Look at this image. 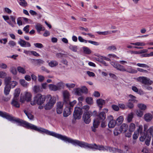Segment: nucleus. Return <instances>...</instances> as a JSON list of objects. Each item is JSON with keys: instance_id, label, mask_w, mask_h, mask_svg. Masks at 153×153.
I'll list each match as a JSON object with an SVG mask.
<instances>
[{"instance_id": "1", "label": "nucleus", "mask_w": 153, "mask_h": 153, "mask_svg": "<svg viewBox=\"0 0 153 153\" xmlns=\"http://www.w3.org/2000/svg\"><path fill=\"white\" fill-rule=\"evenodd\" d=\"M58 138L65 142H68L74 146L78 145L82 148H88L90 149L92 148V144H89L84 142L76 140H73L66 136H63L59 134Z\"/></svg>"}, {"instance_id": "2", "label": "nucleus", "mask_w": 153, "mask_h": 153, "mask_svg": "<svg viewBox=\"0 0 153 153\" xmlns=\"http://www.w3.org/2000/svg\"><path fill=\"white\" fill-rule=\"evenodd\" d=\"M58 138L65 142H68L74 146L78 145L82 148H88L90 149L92 148V144H89L84 142L76 140H73L66 136H63L59 134Z\"/></svg>"}, {"instance_id": "3", "label": "nucleus", "mask_w": 153, "mask_h": 153, "mask_svg": "<svg viewBox=\"0 0 153 153\" xmlns=\"http://www.w3.org/2000/svg\"><path fill=\"white\" fill-rule=\"evenodd\" d=\"M0 116L10 121L16 122L18 125L22 126L27 128H29V123L27 122L19 119L13 117L5 112L0 111Z\"/></svg>"}, {"instance_id": "4", "label": "nucleus", "mask_w": 153, "mask_h": 153, "mask_svg": "<svg viewBox=\"0 0 153 153\" xmlns=\"http://www.w3.org/2000/svg\"><path fill=\"white\" fill-rule=\"evenodd\" d=\"M95 117L94 119L93 123V126L91 127L92 131L94 132L96 131V128L98 127L101 121L105 120L106 118V114L104 111H102L98 114L97 112V114L94 117Z\"/></svg>"}, {"instance_id": "5", "label": "nucleus", "mask_w": 153, "mask_h": 153, "mask_svg": "<svg viewBox=\"0 0 153 153\" xmlns=\"http://www.w3.org/2000/svg\"><path fill=\"white\" fill-rule=\"evenodd\" d=\"M31 94L29 93V102L30 101V104L32 105H35L36 104L41 105L44 103L45 99H47V96L38 94L34 97L33 100L31 101Z\"/></svg>"}, {"instance_id": "6", "label": "nucleus", "mask_w": 153, "mask_h": 153, "mask_svg": "<svg viewBox=\"0 0 153 153\" xmlns=\"http://www.w3.org/2000/svg\"><path fill=\"white\" fill-rule=\"evenodd\" d=\"M29 129L34 130L42 133H44L48 135L53 136L57 138H58L59 135V134L53 131H50L42 128H38L36 126L30 123H29Z\"/></svg>"}, {"instance_id": "7", "label": "nucleus", "mask_w": 153, "mask_h": 153, "mask_svg": "<svg viewBox=\"0 0 153 153\" xmlns=\"http://www.w3.org/2000/svg\"><path fill=\"white\" fill-rule=\"evenodd\" d=\"M47 101H48L44 105V108L46 110H49L53 107L56 102V98L54 97H52L50 94L47 95Z\"/></svg>"}, {"instance_id": "8", "label": "nucleus", "mask_w": 153, "mask_h": 153, "mask_svg": "<svg viewBox=\"0 0 153 153\" xmlns=\"http://www.w3.org/2000/svg\"><path fill=\"white\" fill-rule=\"evenodd\" d=\"M76 101L74 100L68 104L66 105V108L64 109L63 115L64 117H66L71 114L73 111L74 105L76 103Z\"/></svg>"}, {"instance_id": "9", "label": "nucleus", "mask_w": 153, "mask_h": 153, "mask_svg": "<svg viewBox=\"0 0 153 153\" xmlns=\"http://www.w3.org/2000/svg\"><path fill=\"white\" fill-rule=\"evenodd\" d=\"M97 114V111H94L92 112L91 111H88L84 113L82 116V119L85 123L89 124L91 121L90 117L93 116L95 117Z\"/></svg>"}, {"instance_id": "10", "label": "nucleus", "mask_w": 153, "mask_h": 153, "mask_svg": "<svg viewBox=\"0 0 153 153\" xmlns=\"http://www.w3.org/2000/svg\"><path fill=\"white\" fill-rule=\"evenodd\" d=\"M92 148H91V149H95L96 150H98L100 151L103 150H109L111 151L112 150L113 148L110 147L106 146L105 147L104 146L102 145H97L95 143L92 144Z\"/></svg>"}, {"instance_id": "11", "label": "nucleus", "mask_w": 153, "mask_h": 153, "mask_svg": "<svg viewBox=\"0 0 153 153\" xmlns=\"http://www.w3.org/2000/svg\"><path fill=\"white\" fill-rule=\"evenodd\" d=\"M82 112V109L79 107H75L73 113L74 118L77 119H79L81 117Z\"/></svg>"}, {"instance_id": "12", "label": "nucleus", "mask_w": 153, "mask_h": 153, "mask_svg": "<svg viewBox=\"0 0 153 153\" xmlns=\"http://www.w3.org/2000/svg\"><path fill=\"white\" fill-rule=\"evenodd\" d=\"M139 81L143 83V85H150L153 83L152 81L145 77H139Z\"/></svg>"}, {"instance_id": "13", "label": "nucleus", "mask_w": 153, "mask_h": 153, "mask_svg": "<svg viewBox=\"0 0 153 153\" xmlns=\"http://www.w3.org/2000/svg\"><path fill=\"white\" fill-rule=\"evenodd\" d=\"M20 101L22 103H25V102H29V93L27 91H25L23 94L21 95Z\"/></svg>"}, {"instance_id": "14", "label": "nucleus", "mask_w": 153, "mask_h": 153, "mask_svg": "<svg viewBox=\"0 0 153 153\" xmlns=\"http://www.w3.org/2000/svg\"><path fill=\"white\" fill-rule=\"evenodd\" d=\"M111 65L118 70L124 72L125 71V68L124 66L121 65L116 62H112Z\"/></svg>"}, {"instance_id": "15", "label": "nucleus", "mask_w": 153, "mask_h": 153, "mask_svg": "<svg viewBox=\"0 0 153 153\" xmlns=\"http://www.w3.org/2000/svg\"><path fill=\"white\" fill-rule=\"evenodd\" d=\"M108 119L109 120L108 127L110 128H113L117 125V123L116 122V120H113V117L111 115L108 116Z\"/></svg>"}, {"instance_id": "16", "label": "nucleus", "mask_w": 153, "mask_h": 153, "mask_svg": "<svg viewBox=\"0 0 153 153\" xmlns=\"http://www.w3.org/2000/svg\"><path fill=\"white\" fill-rule=\"evenodd\" d=\"M8 79V85L10 86V88H13L17 85V82L16 81H12L11 78L10 77H6L4 79V82L5 83L6 80Z\"/></svg>"}, {"instance_id": "17", "label": "nucleus", "mask_w": 153, "mask_h": 153, "mask_svg": "<svg viewBox=\"0 0 153 153\" xmlns=\"http://www.w3.org/2000/svg\"><path fill=\"white\" fill-rule=\"evenodd\" d=\"M64 103L66 105L68 104L71 103L70 102V94L67 91H65L63 92Z\"/></svg>"}, {"instance_id": "18", "label": "nucleus", "mask_w": 153, "mask_h": 153, "mask_svg": "<svg viewBox=\"0 0 153 153\" xmlns=\"http://www.w3.org/2000/svg\"><path fill=\"white\" fill-rule=\"evenodd\" d=\"M8 79L6 80L5 83H4L5 86L4 88V93L5 95H7L9 94L11 89L10 87L8 85Z\"/></svg>"}, {"instance_id": "19", "label": "nucleus", "mask_w": 153, "mask_h": 153, "mask_svg": "<svg viewBox=\"0 0 153 153\" xmlns=\"http://www.w3.org/2000/svg\"><path fill=\"white\" fill-rule=\"evenodd\" d=\"M128 129V125L126 123L123 124L120 128V132L124 133L126 132Z\"/></svg>"}, {"instance_id": "20", "label": "nucleus", "mask_w": 153, "mask_h": 153, "mask_svg": "<svg viewBox=\"0 0 153 153\" xmlns=\"http://www.w3.org/2000/svg\"><path fill=\"white\" fill-rule=\"evenodd\" d=\"M12 105L16 108H19L20 107L19 104L18 100L17 98H14L11 103Z\"/></svg>"}, {"instance_id": "21", "label": "nucleus", "mask_w": 153, "mask_h": 153, "mask_svg": "<svg viewBox=\"0 0 153 153\" xmlns=\"http://www.w3.org/2000/svg\"><path fill=\"white\" fill-rule=\"evenodd\" d=\"M97 102L100 107V109H101L102 107V105L105 104V101L102 99H99L97 100Z\"/></svg>"}, {"instance_id": "22", "label": "nucleus", "mask_w": 153, "mask_h": 153, "mask_svg": "<svg viewBox=\"0 0 153 153\" xmlns=\"http://www.w3.org/2000/svg\"><path fill=\"white\" fill-rule=\"evenodd\" d=\"M124 71L132 74H135L137 72V70L131 67H129L127 68L126 69L125 68V71Z\"/></svg>"}, {"instance_id": "23", "label": "nucleus", "mask_w": 153, "mask_h": 153, "mask_svg": "<svg viewBox=\"0 0 153 153\" xmlns=\"http://www.w3.org/2000/svg\"><path fill=\"white\" fill-rule=\"evenodd\" d=\"M35 28L39 33H40L41 31H44L45 30L44 27L39 23H37L36 25Z\"/></svg>"}, {"instance_id": "24", "label": "nucleus", "mask_w": 153, "mask_h": 153, "mask_svg": "<svg viewBox=\"0 0 153 153\" xmlns=\"http://www.w3.org/2000/svg\"><path fill=\"white\" fill-rule=\"evenodd\" d=\"M48 87L50 90L56 91L59 89V87L53 84H50L48 85Z\"/></svg>"}, {"instance_id": "25", "label": "nucleus", "mask_w": 153, "mask_h": 153, "mask_svg": "<svg viewBox=\"0 0 153 153\" xmlns=\"http://www.w3.org/2000/svg\"><path fill=\"white\" fill-rule=\"evenodd\" d=\"M152 115L149 113L146 114L144 116V118L146 121L149 122L152 119Z\"/></svg>"}, {"instance_id": "26", "label": "nucleus", "mask_w": 153, "mask_h": 153, "mask_svg": "<svg viewBox=\"0 0 153 153\" xmlns=\"http://www.w3.org/2000/svg\"><path fill=\"white\" fill-rule=\"evenodd\" d=\"M18 43L22 47H28L29 45L28 43L26 42L24 40L21 39H20V40L18 42Z\"/></svg>"}, {"instance_id": "27", "label": "nucleus", "mask_w": 153, "mask_h": 153, "mask_svg": "<svg viewBox=\"0 0 153 153\" xmlns=\"http://www.w3.org/2000/svg\"><path fill=\"white\" fill-rule=\"evenodd\" d=\"M2 17L9 25L13 27H14V25L12 23L11 21H8L9 19V17L8 16H3Z\"/></svg>"}, {"instance_id": "28", "label": "nucleus", "mask_w": 153, "mask_h": 153, "mask_svg": "<svg viewBox=\"0 0 153 153\" xmlns=\"http://www.w3.org/2000/svg\"><path fill=\"white\" fill-rule=\"evenodd\" d=\"M33 90L35 93H37L41 91L42 88L39 85H35L33 87Z\"/></svg>"}, {"instance_id": "29", "label": "nucleus", "mask_w": 153, "mask_h": 153, "mask_svg": "<svg viewBox=\"0 0 153 153\" xmlns=\"http://www.w3.org/2000/svg\"><path fill=\"white\" fill-rule=\"evenodd\" d=\"M123 120L124 119L123 116L119 117L116 120V122L117 123V125L118 126L120 125L123 123Z\"/></svg>"}, {"instance_id": "30", "label": "nucleus", "mask_w": 153, "mask_h": 153, "mask_svg": "<svg viewBox=\"0 0 153 153\" xmlns=\"http://www.w3.org/2000/svg\"><path fill=\"white\" fill-rule=\"evenodd\" d=\"M83 53L86 54H90L91 53V50L88 47H84L82 48Z\"/></svg>"}, {"instance_id": "31", "label": "nucleus", "mask_w": 153, "mask_h": 153, "mask_svg": "<svg viewBox=\"0 0 153 153\" xmlns=\"http://www.w3.org/2000/svg\"><path fill=\"white\" fill-rule=\"evenodd\" d=\"M58 63L55 60L51 61L48 63L49 65L51 67H53L57 65Z\"/></svg>"}, {"instance_id": "32", "label": "nucleus", "mask_w": 153, "mask_h": 153, "mask_svg": "<svg viewBox=\"0 0 153 153\" xmlns=\"http://www.w3.org/2000/svg\"><path fill=\"white\" fill-rule=\"evenodd\" d=\"M135 128V124L133 123H131L129 126V131L130 132H132L134 131Z\"/></svg>"}, {"instance_id": "33", "label": "nucleus", "mask_w": 153, "mask_h": 153, "mask_svg": "<svg viewBox=\"0 0 153 153\" xmlns=\"http://www.w3.org/2000/svg\"><path fill=\"white\" fill-rule=\"evenodd\" d=\"M143 127L142 125H140L139 126L138 128L137 129V133H138V134H143L147 133V132H145L144 131L143 132Z\"/></svg>"}, {"instance_id": "34", "label": "nucleus", "mask_w": 153, "mask_h": 153, "mask_svg": "<svg viewBox=\"0 0 153 153\" xmlns=\"http://www.w3.org/2000/svg\"><path fill=\"white\" fill-rule=\"evenodd\" d=\"M17 70L20 73H21L22 74H25L26 73V71L25 69L21 66L18 67Z\"/></svg>"}, {"instance_id": "35", "label": "nucleus", "mask_w": 153, "mask_h": 153, "mask_svg": "<svg viewBox=\"0 0 153 153\" xmlns=\"http://www.w3.org/2000/svg\"><path fill=\"white\" fill-rule=\"evenodd\" d=\"M20 92V90L19 88H17L16 89L14 94V98H17Z\"/></svg>"}, {"instance_id": "36", "label": "nucleus", "mask_w": 153, "mask_h": 153, "mask_svg": "<svg viewBox=\"0 0 153 153\" xmlns=\"http://www.w3.org/2000/svg\"><path fill=\"white\" fill-rule=\"evenodd\" d=\"M133 112H131L130 114H128L127 117V121L129 123L131 122L133 117Z\"/></svg>"}, {"instance_id": "37", "label": "nucleus", "mask_w": 153, "mask_h": 153, "mask_svg": "<svg viewBox=\"0 0 153 153\" xmlns=\"http://www.w3.org/2000/svg\"><path fill=\"white\" fill-rule=\"evenodd\" d=\"M10 72L14 75H16L17 74V71L16 68L14 67H11L10 69Z\"/></svg>"}, {"instance_id": "38", "label": "nucleus", "mask_w": 153, "mask_h": 153, "mask_svg": "<svg viewBox=\"0 0 153 153\" xmlns=\"http://www.w3.org/2000/svg\"><path fill=\"white\" fill-rule=\"evenodd\" d=\"M80 109H82V113L83 112H84V113H85L86 112L88 111V110L89 109V107L88 105H84L82 108H80Z\"/></svg>"}, {"instance_id": "39", "label": "nucleus", "mask_w": 153, "mask_h": 153, "mask_svg": "<svg viewBox=\"0 0 153 153\" xmlns=\"http://www.w3.org/2000/svg\"><path fill=\"white\" fill-rule=\"evenodd\" d=\"M85 100L86 102L88 104L91 105L93 103V99L91 97H87Z\"/></svg>"}, {"instance_id": "40", "label": "nucleus", "mask_w": 153, "mask_h": 153, "mask_svg": "<svg viewBox=\"0 0 153 153\" xmlns=\"http://www.w3.org/2000/svg\"><path fill=\"white\" fill-rule=\"evenodd\" d=\"M138 108L141 110H144L146 108V106L143 104H139L138 105Z\"/></svg>"}, {"instance_id": "41", "label": "nucleus", "mask_w": 153, "mask_h": 153, "mask_svg": "<svg viewBox=\"0 0 153 153\" xmlns=\"http://www.w3.org/2000/svg\"><path fill=\"white\" fill-rule=\"evenodd\" d=\"M69 48L74 52L77 51V47L76 46L71 45L69 47Z\"/></svg>"}, {"instance_id": "42", "label": "nucleus", "mask_w": 153, "mask_h": 153, "mask_svg": "<svg viewBox=\"0 0 153 153\" xmlns=\"http://www.w3.org/2000/svg\"><path fill=\"white\" fill-rule=\"evenodd\" d=\"M131 45H132L136 46H144L146 45V44L143 42H137L135 43H131Z\"/></svg>"}, {"instance_id": "43", "label": "nucleus", "mask_w": 153, "mask_h": 153, "mask_svg": "<svg viewBox=\"0 0 153 153\" xmlns=\"http://www.w3.org/2000/svg\"><path fill=\"white\" fill-rule=\"evenodd\" d=\"M141 137L140 138V140L141 141H143L146 137H147V133L140 134Z\"/></svg>"}, {"instance_id": "44", "label": "nucleus", "mask_w": 153, "mask_h": 153, "mask_svg": "<svg viewBox=\"0 0 153 153\" xmlns=\"http://www.w3.org/2000/svg\"><path fill=\"white\" fill-rule=\"evenodd\" d=\"M81 90L82 93L86 94L88 92V89L85 86H82L80 88Z\"/></svg>"}, {"instance_id": "45", "label": "nucleus", "mask_w": 153, "mask_h": 153, "mask_svg": "<svg viewBox=\"0 0 153 153\" xmlns=\"http://www.w3.org/2000/svg\"><path fill=\"white\" fill-rule=\"evenodd\" d=\"M132 90L137 93L141 94V93L143 92L142 91L140 90L139 91L137 88L135 86H132Z\"/></svg>"}, {"instance_id": "46", "label": "nucleus", "mask_w": 153, "mask_h": 153, "mask_svg": "<svg viewBox=\"0 0 153 153\" xmlns=\"http://www.w3.org/2000/svg\"><path fill=\"white\" fill-rule=\"evenodd\" d=\"M63 103L60 102L57 103V108L63 109Z\"/></svg>"}, {"instance_id": "47", "label": "nucleus", "mask_w": 153, "mask_h": 153, "mask_svg": "<svg viewBox=\"0 0 153 153\" xmlns=\"http://www.w3.org/2000/svg\"><path fill=\"white\" fill-rule=\"evenodd\" d=\"M137 115L139 117H142L143 114V112L140 110H137L136 113Z\"/></svg>"}, {"instance_id": "48", "label": "nucleus", "mask_w": 153, "mask_h": 153, "mask_svg": "<svg viewBox=\"0 0 153 153\" xmlns=\"http://www.w3.org/2000/svg\"><path fill=\"white\" fill-rule=\"evenodd\" d=\"M19 4L22 6H25L27 5V3L25 0H19Z\"/></svg>"}, {"instance_id": "49", "label": "nucleus", "mask_w": 153, "mask_h": 153, "mask_svg": "<svg viewBox=\"0 0 153 153\" xmlns=\"http://www.w3.org/2000/svg\"><path fill=\"white\" fill-rule=\"evenodd\" d=\"M20 83L24 87H26L27 85V83L24 79H20Z\"/></svg>"}, {"instance_id": "50", "label": "nucleus", "mask_w": 153, "mask_h": 153, "mask_svg": "<svg viewBox=\"0 0 153 153\" xmlns=\"http://www.w3.org/2000/svg\"><path fill=\"white\" fill-rule=\"evenodd\" d=\"M65 86L68 88H74L75 85V84L73 83L71 84H69V83H66L65 84Z\"/></svg>"}, {"instance_id": "51", "label": "nucleus", "mask_w": 153, "mask_h": 153, "mask_svg": "<svg viewBox=\"0 0 153 153\" xmlns=\"http://www.w3.org/2000/svg\"><path fill=\"white\" fill-rule=\"evenodd\" d=\"M81 89L79 88H77L76 89L75 93L76 94L78 95H80L82 93Z\"/></svg>"}, {"instance_id": "52", "label": "nucleus", "mask_w": 153, "mask_h": 153, "mask_svg": "<svg viewBox=\"0 0 153 153\" xmlns=\"http://www.w3.org/2000/svg\"><path fill=\"white\" fill-rule=\"evenodd\" d=\"M153 131V126L151 127L146 131V132H147V135H148V133H149L150 135L151 136L152 134Z\"/></svg>"}, {"instance_id": "53", "label": "nucleus", "mask_w": 153, "mask_h": 153, "mask_svg": "<svg viewBox=\"0 0 153 153\" xmlns=\"http://www.w3.org/2000/svg\"><path fill=\"white\" fill-rule=\"evenodd\" d=\"M137 65L139 67H142L143 68H149V66L148 65L144 64L138 63L137 64Z\"/></svg>"}, {"instance_id": "54", "label": "nucleus", "mask_w": 153, "mask_h": 153, "mask_svg": "<svg viewBox=\"0 0 153 153\" xmlns=\"http://www.w3.org/2000/svg\"><path fill=\"white\" fill-rule=\"evenodd\" d=\"M97 33H98L99 35H106L108 34V33H111V32L109 33L108 31H104V32H100L98 31L97 32Z\"/></svg>"}, {"instance_id": "55", "label": "nucleus", "mask_w": 153, "mask_h": 153, "mask_svg": "<svg viewBox=\"0 0 153 153\" xmlns=\"http://www.w3.org/2000/svg\"><path fill=\"white\" fill-rule=\"evenodd\" d=\"M111 107L114 110L116 111H118L119 109V106L115 105H112Z\"/></svg>"}, {"instance_id": "56", "label": "nucleus", "mask_w": 153, "mask_h": 153, "mask_svg": "<svg viewBox=\"0 0 153 153\" xmlns=\"http://www.w3.org/2000/svg\"><path fill=\"white\" fill-rule=\"evenodd\" d=\"M22 21L21 17H19L17 19V23L19 26L22 25Z\"/></svg>"}, {"instance_id": "57", "label": "nucleus", "mask_w": 153, "mask_h": 153, "mask_svg": "<svg viewBox=\"0 0 153 153\" xmlns=\"http://www.w3.org/2000/svg\"><path fill=\"white\" fill-rule=\"evenodd\" d=\"M10 18L11 20L12 23H13V24H16V23L15 17L13 16H10Z\"/></svg>"}, {"instance_id": "58", "label": "nucleus", "mask_w": 153, "mask_h": 153, "mask_svg": "<svg viewBox=\"0 0 153 153\" xmlns=\"http://www.w3.org/2000/svg\"><path fill=\"white\" fill-rule=\"evenodd\" d=\"M150 85H142L143 88L145 89H147L149 90H150L152 89V87L149 86Z\"/></svg>"}, {"instance_id": "59", "label": "nucleus", "mask_w": 153, "mask_h": 153, "mask_svg": "<svg viewBox=\"0 0 153 153\" xmlns=\"http://www.w3.org/2000/svg\"><path fill=\"white\" fill-rule=\"evenodd\" d=\"M7 75L6 73L4 71H0V78H4Z\"/></svg>"}, {"instance_id": "60", "label": "nucleus", "mask_w": 153, "mask_h": 153, "mask_svg": "<svg viewBox=\"0 0 153 153\" xmlns=\"http://www.w3.org/2000/svg\"><path fill=\"white\" fill-rule=\"evenodd\" d=\"M38 77V80L39 82H43L45 79L44 77L42 75H39Z\"/></svg>"}, {"instance_id": "61", "label": "nucleus", "mask_w": 153, "mask_h": 153, "mask_svg": "<svg viewBox=\"0 0 153 153\" xmlns=\"http://www.w3.org/2000/svg\"><path fill=\"white\" fill-rule=\"evenodd\" d=\"M7 42V38H4L0 39V43L4 44H5Z\"/></svg>"}, {"instance_id": "62", "label": "nucleus", "mask_w": 153, "mask_h": 153, "mask_svg": "<svg viewBox=\"0 0 153 153\" xmlns=\"http://www.w3.org/2000/svg\"><path fill=\"white\" fill-rule=\"evenodd\" d=\"M34 45L36 47L39 48H41L43 47L42 45L40 43H34Z\"/></svg>"}, {"instance_id": "63", "label": "nucleus", "mask_w": 153, "mask_h": 153, "mask_svg": "<svg viewBox=\"0 0 153 153\" xmlns=\"http://www.w3.org/2000/svg\"><path fill=\"white\" fill-rule=\"evenodd\" d=\"M4 11L8 14H10L12 12V10L8 7L4 8Z\"/></svg>"}, {"instance_id": "64", "label": "nucleus", "mask_w": 153, "mask_h": 153, "mask_svg": "<svg viewBox=\"0 0 153 153\" xmlns=\"http://www.w3.org/2000/svg\"><path fill=\"white\" fill-rule=\"evenodd\" d=\"M9 44L11 47H14L16 45V43L13 41H10L9 42Z\"/></svg>"}]
</instances>
